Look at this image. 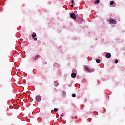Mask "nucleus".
<instances>
[{
    "mask_svg": "<svg viewBox=\"0 0 125 125\" xmlns=\"http://www.w3.org/2000/svg\"><path fill=\"white\" fill-rule=\"evenodd\" d=\"M54 85L55 86L57 87L58 85H59V83H58L57 81H55L54 83Z\"/></svg>",
    "mask_w": 125,
    "mask_h": 125,
    "instance_id": "obj_5",
    "label": "nucleus"
},
{
    "mask_svg": "<svg viewBox=\"0 0 125 125\" xmlns=\"http://www.w3.org/2000/svg\"><path fill=\"white\" fill-rule=\"evenodd\" d=\"M54 111L55 112H57V111H58V109H57V108H54Z\"/></svg>",
    "mask_w": 125,
    "mask_h": 125,
    "instance_id": "obj_16",
    "label": "nucleus"
},
{
    "mask_svg": "<svg viewBox=\"0 0 125 125\" xmlns=\"http://www.w3.org/2000/svg\"><path fill=\"white\" fill-rule=\"evenodd\" d=\"M99 2H100V1L99 0H96L94 1V4H97L99 3Z\"/></svg>",
    "mask_w": 125,
    "mask_h": 125,
    "instance_id": "obj_7",
    "label": "nucleus"
},
{
    "mask_svg": "<svg viewBox=\"0 0 125 125\" xmlns=\"http://www.w3.org/2000/svg\"><path fill=\"white\" fill-rule=\"evenodd\" d=\"M114 63L115 64H118V63H119V61H118L117 59H115Z\"/></svg>",
    "mask_w": 125,
    "mask_h": 125,
    "instance_id": "obj_10",
    "label": "nucleus"
},
{
    "mask_svg": "<svg viewBox=\"0 0 125 125\" xmlns=\"http://www.w3.org/2000/svg\"><path fill=\"white\" fill-rule=\"evenodd\" d=\"M42 100V98L41 97V96H37L36 97V101H37L38 102H39V101H41V100Z\"/></svg>",
    "mask_w": 125,
    "mask_h": 125,
    "instance_id": "obj_3",
    "label": "nucleus"
},
{
    "mask_svg": "<svg viewBox=\"0 0 125 125\" xmlns=\"http://www.w3.org/2000/svg\"><path fill=\"white\" fill-rule=\"evenodd\" d=\"M115 3V1H110V5H113Z\"/></svg>",
    "mask_w": 125,
    "mask_h": 125,
    "instance_id": "obj_12",
    "label": "nucleus"
},
{
    "mask_svg": "<svg viewBox=\"0 0 125 125\" xmlns=\"http://www.w3.org/2000/svg\"><path fill=\"white\" fill-rule=\"evenodd\" d=\"M37 36V34H36V33H33L32 34V37L33 38H35V37Z\"/></svg>",
    "mask_w": 125,
    "mask_h": 125,
    "instance_id": "obj_13",
    "label": "nucleus"
},
{
    "mask_svg": "<svg viewBox=\"0 0 125 125\" xmlns=\"http://www.w3.org/2000/svg\"><path fill=\"white\" fill-rule=\"evenodd\" d=\"M70 17L72 19H76V18H77V17H76V14H75V13H72L70 14Z\"/></svg>",
    "mask_w": 125,
    "mask_h": 125,
    "instance_id": "obj_1",
    "label": "nucleus"
},
{
    "mask_svg": "<svg viewBox=\"0 0 125 125\" xmlns=\"http://www.w3.org/2000/svg\"><path fill=\"white\" fill-rule=\"evenodd\" d=\"M85 69L86 70H87V71H88V72H90V68H89V67H86Z\"/></svg>",
    "mask_w": 125,
    "mask_h": 125,
    "instance_id": "obj_11",
    "label": "nucleus"
},
{
    "mask_svg": "<svg viewBox=\"0 0 125 125\" xmlns=\"http://www.w3.org/2000/svg\"><path fill=\"white\" fill-rule=\"evenodd\" d=\"M72 97H76V94H72Z\"/></svg>",
    "mask_w": 125,
    "mask_h": 125,
    "instance_id": "obj_14",
    "label": "nucleus"
},
{
    "mask_svg": "<svg viewBox=\"0 0 125 125\" xmlns=\"http://www.w3.org/2000/svg\"><path fill=\"white\" fill-rule=\"evenodd\" d=\"M61 116H62V117H64V113H62V114L61 115Z\"/></svg>",
    "mask_w": 125,
    "mask_h": 125,
    "instance_id": "obj_19",
    "label": "nucleus"
},
{
    "mask_svg": "<svg viewBox=\"0 0 125 125\" xmlns=\"http://www.w3.org/2000/svg\"><path fill=\"white\" fill-rule=\"evenodd\" d=\"M62 96H66V94H67V93L65 91H63L62 92Z\"/></svg>",
    "mask_w": 125,
    "mask_h": 125,
    "instance_id": "obj_8",
    "label": "nucleus"
},
{
    "mask_svg": "<svg viewBox=\"0 0 125 125\" xmlns=\"http://www.w3.org/2000/svg\"><path fill=\"white\" fill-rule=\"evenodd\" d=\"M71 7H74V5H73V4L71 5Z\"/></svg>",
    "mask_w": 125,
    "mask_h": 125,
    "instance_id": "obj_20",
    "label": "nucleus"
},
{
    "mask_svg": "<svg viewBox=\"0 0 125 125\" xmlns=\"http://www.w3.org/2000/svg\"><path fill=\"white\" fill-rule=\"evenodd\" d=\"M96 63H97L98 64H99V63H100V62H101L100 60L97 59L96 60Z\"/></svg>",
    "mask_w": 125,
    "mask_h": 125,
    "instance_id": "obj_9",
    "label": "nucleus"
},
{
    "mask_svg": "<svg viewBox=\"0 0 125 125\" xmlns=\"http://www.w3.org/2000/svg\"><path fill=\"white\" fill-rule=\"evenodd\" d=\"M76 73H72V74H71V77H72V78H76Z\"/></svg>",
    "mask_w": 125,
    "mask_h": 125,
    "instance_id": "obj_6",
    "label": "nucleus"
},
{
    "mask_svg": "<svg viewBox=\"0 0 125 125\" xmlns=\"http://www.w3.org/2000/svg\"><path fill=\"white\" fill-rule=\"evenodd\" d=\"M71 3L73 4L74 3V0H71Z\"/></svg>",
    "mask_w": 125,
    "mask_h": 125,
    "instance_id": "obj_18",
    "label": "nucleus"
},
{
    "mask_svg": "<svg viewBox=\"0 0 125 125\" xmlns=\"http://www.w3.org/2000/svg\"><path fill=\"white\" fill-rule=\"evenodd\" d=\"M34 38V41H38V39H37V38Z\"/></svg>",
    "mask_w": 125,
    "mask_h": 125,
    "instance_id": "obj_17",
    "label": "nucleus"
},
{
    "mask_svg": "<svg viewBox=\"0 0 125 125\" xmlns=\"http://www.w3.org/2000/svg\"><path fill=\"white\" fill-rule=\"evenodd\" d=\"M37 58H39V56H35V60H37Z\"/></svg>",
    "mask_w": 125,
    "mask_h": 125,
    "instance_id": "obj_15",
    "label": "nucleus"
},
{
    "mask_svg": "<svg viewBox=\"0 0 125 125\" xmlns=\"http://www.w3.org/2000/svg\"><path fill=\"white\" fill-rule=\"evenodd\" d=\"M109 22L110 24H115L116 23V21L114 19H110L109 20Z\"/></svg>",
    "mask_w": 125,
    "mask_h": 125,
    "instance_id": "obj_2",
    "label": "nucleus"
},
{
    "mask_svg": "<svg viewBox=\"0 0 125 125\" xmlns=\"http://www.w3.org/2000/svg\"><path fill=\"white\" fill-rule=\"evenodd\" d=\"M105 56L107 58H111V53H107Z\"/></svg>",
    "mask_w": 125,
    "mask_h": 125,
    "instance_id": "obj_4",
    "label": "nucleus"
}]
</instances>
